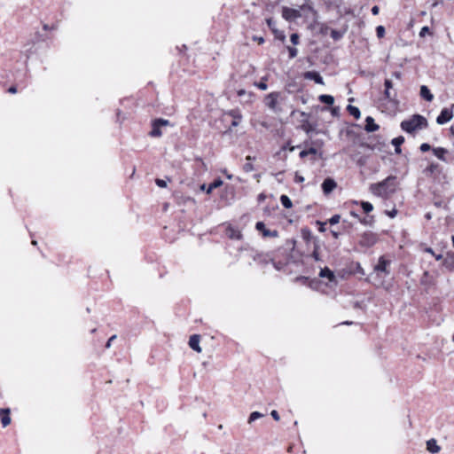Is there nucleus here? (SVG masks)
I'll return each instance as SVG.
<instances>
[{"label":"nucleus","mask_w":454,"mask_h":454,"mask_svg":"<svg viewBox=\"0 0 454 454\" xmlns=\"http://www.w3.org/2000/svg\"><path fill=\"white\" fill-rule=\"evenodd\" d=\"M390 264V261L386 260L384 256H380L379 258L378 263L374 266V272L372 275L373 278V285L376 287H384L385 289H388L387 286H385V282L383 278L389 275V270L387 267Z\"/></svg>","instance_id":"nucleus-1"},{"label":"nucleus","mask_w":454,"mask_h":454,"mask_svg":"<svg viewBox=\"0 0 454 454\" xmlns=\"http://www.w3.org/2000/svg\"><path fill=\"white\" fill-rule=\"evenodd\" d=\"M395 190V176H387L382 182L372 184L371 191L373 194L379 197H386L389 193L394 192Z\"/></svg>","instance_id":"nucleus-2"},{"label":"nucleus","mask_w":454,"mask_h":454,"mask_svg":"<svg viewBox=\"0 0 454 454\" xmlns=\"http://www.w3.org/2000/svg\"><path fill=\"white\" fill-rule=\"evenodd\" d=\"M427 121L420 114H414L411 118L401 122V128L407 133H412L417 129L427 128Z\"/></svg>","instance_id":"nucleus-3"},{"label":"nucleus","mask_w":454,"mask_h":454,"mask_svg":"<svg viewBox=\"0 0 454 454\" xmlns=\"http://www.w3.org/2000/svg\"><path fill=\"white\" fill-rule=\"evenodd\" d=\"M169 125V121L159 118L153 121L152 124V130L150 131L149 135L153 137H160L162 135L160 128L163 126Z\"/></svg>","instance_id":"nucleus-4"},{"label":"nucleus","mask_w":454,"mask_h":454,"mask_svg":"<svg viewBox=\"0 0 454 454\" xmlns=\"http://www.w3.org/2000/svg\"><path fill=\"white\" fill-rule=\"evenodd\" d=\"M453 107H454V105L450 108L445 107L441 111L440 114L436 118V122L439 125H443L452 119V117H453L452 108Z\"/></svg>","instance_id":"nucleus-5"},{"label":"nucleus","mask_w":454,"mask_h":454,"mask_svg":"<svg viewBox=\"0 0 454 454\" xmlns=\"http://www.w3.org/2000/svg\"><path fill=\"white\" fill-rule=\"evenodd\" d=\"M282 17L288 21H293L298 18H301V11L298 9L283 7Z\"/></svg>","instance_id":"nucleus-6"},{"label":"nucleus","mask_w":454,"mask_h":454,"mask_svg":"<svg viewBox=\"0 0 454 454\" xmlns=\"http://www.w3.org/2000/svg\"><path fill=\"white\" fill-rule=\"evenodd\" d=\"M319 277L322 278H327L330 284L337 285L336 276L328 267H325L320 270Z\"/></svg>","instance_id":"nucleus-7"},{"label":"nucleus","mask_w":454,"mask_h":454,"mask_svg":"<svg viewBox=\"0 0 454 454\" xmlns=\"http://www.w3.org/2000/svg\"><path fill=\"white\" fill-rule=\"evenodd\" d=\"M255 228L257 231H261L264 237L277 238L278 236V231L266 229L265 224L262 222H257Z\"/></svg>","instance_id":"nucleus-8"},{"label":"nucleus","mask_w":454,"mask_h":454,"mask_svg":"<svg viewBox=\"0 0 454 454\" xmlns=\"http://www.w3.org/2000/svg\"><path fill=\"white\" fill-rule=\"evenodd\" d=\"M377 241L376 236L372 232H365L363 234L360 244L364 247H372Z\"/></svg>","instance_id":"nucleus-9"},{"label":"nucleus","mask_w":454,"mask_h":454,"mask_svg":"<svg viewBox=\"0 0 454 454\" xmlns=\"http://www.w3.org/2000/svg\"><path fill=\"white\" fill-rule=\"evenodd\" d=\"M279 97L278 92H271L265 98V104L266 106L275 111L278 104V99Z\"/></svg>","instance_id":"nucleus-10"},{"label":"nucleus","mask_w":454,"mask_h":454,"mask_svg":"<svg viewBox=\"0 0 454 454\" xmlns=\"http://www.w3.org/2000/svg\"><path fill=\"white\" fill-rule=\"evenodd\" d=\"M337 186L336 182L333 178H325L322 183V190L325 194L331 193Z\"/></svg>","instance_id":"nucleus-11"},{"label":"nucleus","mask_w":454,"mask_h":454,"mask_svg":"<svg viewBox=\"0 0 454 454\" xmlns=\"http://www.w3.org/2000/svg\"><path fill=\"white\" fill-rule=\"evenodd\" d=\"M303 76L305 79L314 81L317 84H324L323 77L316 71H308L304 73Z\"/></svg>","instance_id":"nucleus-12"},{"label":"nucleus","mask_w":454,"mask_h":454,"mask_svg":"<svg viewBox=\"0 0 454 454\" xmlns=\"http://www.w3.org/2000/svg\"><path fill=\"white\" fill-rule=\"evenodd\" d=\"M0 419L4 427L11 424L10 409H0Z\"/></svg>","instance_id":"nucleus-13"},{"label":"nucleus","mask_w":454,"mask_h":454,"mask_svg":"<svg viewBox=\"0 0 454 454\" xmlns=\"http://www.w3.org/2000/svg\"><path fill=\"white\" fill-rule=\"evenodd\" d=\"M223 185V181L220 178L214 180L207 187L206 184L200 186V190L205 191L207 194L211 193L214 189Z\"/></svg>","instance_id":"nucleus-14"},{"label":"nucleus","mask_w":454,"mask_h":454,"mask_svg":"<svg viewBox=\"0 0 454 454\" xmlns=\"http://www.w3.org/2000/svg\"><path fill=\"white\" fill-rule=\"evenodd\" d=\"M200 335L194 334L190 337L189 346L192 349L197 352H201V348L200 346Z\"/></svg>","instance_id":"nucleus-15"},{"label":"nucleus","mask_w":454,"mask_h":454,"mask_svg":"<svg viewBox=\"0 0 454 454\" xmlns=\"http://www.w3.org/2000/svg\"><path fill=\"white\" fill-rule=\"evenodd\" d=\"M228 115L233 118L231 121V127H237L239 124L240 120L242 119V115L238 109H232L227 113Z\"/></svg>","instance_id":"nucleus-16"},{"label":"nucleus","mask_w":454,"mask_h":454,"mask_svg":"<svg viewBox=\"0 0 454 454\" xmlns=\"http://www.w3.org/2000/svg\"><path fill=\"white\" fill-rule=\"evenodd\" d=\"M226 235L231 239H242V234L240 232V231H239L238 229H235L234 227L229 225L226 229Z\"/></svg>","instance_id":"nucleus-17"},{"label":"nucleus","mask_w":454,"mask_h":454,"mask_svg":"<svg viewBox=\"0 0 454 454\" xmlns=\"http://www.w3.org/2000/svg\"><path fill=\"white\" fill-rule=\"evenodd\" d=\"M379 125L375 123L374 119L371 116L366 117L365 119V127L364 129L367 132H374L379 129Z\"/></svg>","instance_id":"nucleus-18"},{"label":"nucleus","mask_w":454,"mask_h":454,"mask_svg":"<svg viewBox=\"0 0 454 454\" xmlns=\"http://www.w3.org/2000/svg\"><path fill=\"white\" fill-rule=\"evenodd\" d=\"M427 450L433 453H438L441 450L440 446L437 444V442L435 439H430L427 442Z\"/></svg>","instance_id":"nucleus-19"},{"label":"nucleus","mask_w":454,"mask_h":454,"mask_svg":"<svg viewBox=\"0 0 454 454\" xmlns=\"http://www.w3.org/2000/svg\"><path fill=\"white\" fill-rule=\"evenodd\" d=\"M420 97L429 102L434 99V95L426 85H422L420 87Z\"/></svg>","instance_id":"nucleus-20"},{"label":"nucleus","mask_w":454,"mask_h":454,"mask_svg":"<svg viewBox=\"0 0 454 454\" xmlns=\"http://www.w3.org/2000/svg\"><path fill=\"white\" fill-rule=\"evenodd\" d=\"M433 153L434 156H436L439 160L442 161H447L445 158V154L447 153V150L442 147H436L433 149Z\"/></svg>","instance_id":"nucleus-21"},{"label":"nucleus","mask_w":454,"mask_h":454,"mask_svg":"<svg viewBox=\"0 0 454 454\" xmlns=\"http://www.w3.org/2000/svg\"><path fill=\"white\" fill-rule=\"evenodd\" d=\"M404 142V137L402 136H399L392 140V145L395 146V151L396 153H401V145Z\"/></svg>","instance_id":"nucleus-22"},{"label":"nucleus","mask_w":454,"mask_h":454,"mask_svg":"<svg viewBox=\"0 0 454 454\" xmlns=\"http://www.w3.org/2000/svg\"><path fill=\"white\" fill-rule=\"evenodd\" d=\"M347 109H348V113L352 116H354L356 119H359L360 118L361 113H360V110L358 109V107L354 106L352 105H348Z\"/></svg>","instance_id":"nucleus-23"},{"label":"nucleus","mask_w":454,"mask_h":454,"mask_svg":"<svg viewBox=\"0 0 454 454\" xmlns=\"http://www.w3.org/2000/svg\"><path fill=\"white\" fill-rule=\"evenodd\" d=\"M318 98L320 102L330 106L333 105L334 102V98L331 95L323 94L320 95Z\"/></svg>","instance_id":"nucleus-24"},{"label":"nucleus","mask_w":454,"mask_h":454,"mask_svg":"<svg viewBox=\"0 0 454 454\" xmlns=\"http://www.w3.org/2000/svg\"><path fill=\"white\" fill-rule=\"evenodd\" d=\"M280 202L283 205V207L286 208H291L293 206V203H292V200H290V198L285 194L280 196Z\"/></svg>","instance_id":"nucleus-25"},{"label":"nucleus","mask_w":454,"mask_h":454,"mask_svg":"<svg viewBox=\"0 0 454 454\" xmlns=\"http://www.w3.org/2000/svg\"><path fill=\"white\" fill-rule=\"evenodd\" d=\"M263 417V414L259 412V411H253L249 418H248V423L251 424L253 423L254 421H255L256 419H261Z\"/></svg>","instance_id":"nucleus-26"},{"label":"nucleus","mask_w":454,"mask_h":454,"mask_svg":"<svg viewBox=\"0 0 454 454\" xmlns=\"http://www.w3.org/2000/svg\"><path fill=\"white\" fill-rule=\"evenodd\" d=\"M361 207L365 213H369L373 210V206L368 201H362Z\"/></svg>","instance_id":"nucleus-27"},{"label":"nucleus","mask_w":454,"mask_h":454,"mask_svg":"<svg viewBox=\"0 0 454 454\" xmlns=\"http://www.w3.org/2000/svg\"><path fill=\"white\" fill-rule=\"evenodd\" d=\"M343 34L338 30L333 29L331 31V37L334 40H339L342 37Z\"/></svg>","instance_id":"nucleus-28"},{"label":"nucleus","mask_w":454,"mask_h":454,"mask_svg":"<svg viewBox=\"0 0 454 454\" xmlns=\"http://www.w3.org/2000/svg\"><path fill=\"white\" fill-rule=\"evenodd\" d=\"M376 34L379 38H382L385 35V27L383 26H378L376 27Z\"/></svg>","instance_id":"nucleus-29"},{"label":"nucleus","mask_w":454,"mask_h":454,"mask_svg":"<svg viewBox=\"0 0 454 454\" xmlns=\"http://www.w3.org/2000/svg\"><path fill=\"white\" fill-rule=\"evenodd\" d=\"M287 50H288V52H289V57L291 59H294V58H295L297 56L298 51H297L296 48L289 46V47H287Z\"/></svg>","instance_id":"nucleus-30"},{"label":"nucleus","mask_w":454,"mask_h":454,"mask_svg":"<svg viewBox=\"0 0 454 454\" xmlns=\"http://www.w3.org/2000/svg\"><path fill=\"white\" fill-rule=\"evenodd\" d=\"M427 253H429L431 254L433 256H434V258L437 260V261H440L442 259V254H435V253L434 252V250L431 248V247H427L426 248L425 250Z\"/></svg>","instance_id":"nucleus-31"},{"label":"nucleus","mask_w":454,"mask_h":454,"mask_svg":"<svg viewBox=\"0 0 454 454\" xmlns=\"http://www.w3.org/2000/svg\"><path fill=\"white\" fill-rule=\"evenodd\" d=\"M340 215H333L330 219H329V223L331 225H333V224H336L340 222Z\"/></svg>","instance_id":"nucleus-32"},{"label":"nucleus","mask_w":454,"mask_h":454,"mask_svg":"<svg viewBox=\"0 0 454 454\" xmlns=\"http://www.w3.org/2000/svg\"><path fill=\"white\" fill-rule=\"evenodd\" d=\"M384 94L387 99H388L389 101H395V94L392 95L390 90H385Z\"/></svg>","instance_id":"nucleus-33"},{"label":"nucleus","mask_w":454,"mask_h":454,"mask_svg":"<svg viewBox=\"0 0 454 454\" xmlns=\"http://www.w3.org/2000/svg\"><path fill=\"white\" fill-rule=\"evenodd\" d=\"M290 41L292 42L293 44L296 45L299 43V35L298 34H292L291 36H290Z\"/></svg>","instance_id":"nucleus-34"},{"label":"nucleus","mask_w":454,"mask_h":454,"mask_svg":"<svg viewBox=\"0 0 454 454\" xmlns=\"http://www.w3.org/2000/svg\"><path fill=\"white\" fill-rule=\"evenodd\" d=\"M245 172H251L254 170V165L251 162H247L243 166Z\"/></svg>","instance_id":"nucleus-35"},{"label":"nucleus","mask_w":454,"mask_h":454,"mask_svg":"<svg viewBox=\"0 0 454 454\" xmlns=\"http://www.w3.org/2000/svg\"><path fill=\"white\" fill-rule=\"evenodd\" d=\"M437 168H438V164H436V163H431V164L427 167V170L428 172H430V173H434V172L437 170Z\"/></svg>","instance_id":"nucleus-36"},{"label":"nucleus","mask_w":454,"mask_h":454,"mask_svg":"<svg viewBox=\"0 0 454 454\" xmlns=\"http://www.w3.org/2000/svg\"><path fill=\"white\" fill-rule=\"evenodd\" d=\"M450 259H451V263H454V253H452L451 254H449V255H448V258H446V259L444 260V265H445L446 267H449V266H450V261H449Z\"/></svg>","instance_id":"nucleus-37"},{"label":"nucleus","mask_w":454,"mask_h":454,"mask_svg":"<svg viewBox=\"0 0 454 454\" xmlns=\"http://www.w3.org/2000/svg\"><path fill=\"white\" fill-rule=\"evenodd\" d=\"M255 86H256L257 88H259L260 90H267V88H268L267 83H266V82H262H262H256V83H255Z\"/></svg>","instance_id":"nucleus-38"},{"label":"nucleus","mask_w":454,"mask_h":454,"mask_svg":"<svg viewBox=\"0 0 454 454\" xmlns=\"http://www.w3.org/2000/svg\"><path fill=\"white\" fill-rule=\"evenodd\" d=\"M420 151L425 153V152H427L431 149V146L429 144L427 143H423L420 147H419Z\"/></svg>","instance_id":"nucleus-39"},{"label":"nucleus","mask_w":454,"mask_h":454,"mask_svg":"<svg viewBox=\"0 0 454 454\" xmlns=\"http://www.w3.org/2000/svg\"><path fill=\"white\" fill-rule=\"evenodd\" d=\"M155 183L160 188H165L167 186V182L163 179H156Z\"/></svg>","instance_id":"nucleus-40"},{"label":"nucleus","mask_w":454,"mask_h":454,"mask_svg":"<svg viewBox=\"0 0 454 454\" xmlns=\"http://www.w3.org/2000/svg\"><path fill=\"white\" fill-rule=\"evenodd\" d=\"M429 33V27H423L419 32V36L424 37L426 34Z\"/></svg>","instance_id":"nucleus-41"},{"label":"nucleus","mask_w":454,"mask_h":454,"mask_svg":"<svg viewBox=\"0 0 454 454\" xmlns=\"http://www.w3.org/2000/svg\"><path fill=\"white\" fill-rule=\"evenodd\" d=\"M270 415L276 421L280 419L279 414L276 410L271 411Z\"/></svg>","instance_id":"nucleus-42"},{"label":"nucleus","mask_w":454,"mask_h":454,"mask_svg":"<svg viewBox=\"0 0 454 454\" xmlns=\"http://www.w3.org/2000/svg\"><path fill=\"white\" fill-rule=\"evenodd\" d=\"M385 90H390L393 86L392 82L388 79H386L384 82Z\"/></svg>","instance_id":"nucleus-43"},{"label":"nucleus","mask_w":454,"mask_h":454,"mask_svg":"<svg viewBox=\"0 0 454 454\" xmlns=\"http://www.w3.org/2000/svg\"><path fill=\"white\" fill-rule=\"evenodd\" d=\"M116 337H117L116 335H113V336H111V337L108 339V340H107V342H106V348H109L111 347V345H112V341H113L114 340H115V339H116Z\"/></svg>","instance_id":"nucleus-44"},{"label":"nucleus","mask_w":454,"mask_h":454,"mask_svg":"<svg viewBox=\"0 0 454 454\" xmlns=\"http://www.w3.org/2000/svg\"><path fill=\"white\" fill-rule=\"evenodd\" d=\"M267 24L268 26L273 30L275 31L274 29V26H275V21L272 20V19H267Z\"/></svg>","instance_id":"nucleus-45"},{"label":"nucleus","mask_w":454,"mask_h":454,"mask_svg":"<svg viewBox=\"0 0 454 454\" xmlns=\"http://www.w3.org/2000/svg\"><path fill=\"white\" fill-rule=\"evenodd\" d=\"M302 128H303V129H304L307 133H309V132L313 129H312V127H311V125H310V124H309V123H308V124H303V125H302Z\"/></svg>","instance_id":"nucleus-46"},{"label":"nucleus","mask_w":454,"mask_h":454,"mask_svg":"<svg viewBox=\"0 0 454 454\" xmlns=\"http://www.w3.org/2000/svg\"><path fill=\"white\" fill-rule=\"evenodd\" d=\"M307 151H308V153H309V154H313V155H315V154H317V150L316 148H314V147H310V148H309V149H308Z\"/></svg>","instance_id":"nucleus-47"},{"label":"nucleus","mask_w":454,"mask_h":454,"mask_svg":"<svg viewBox=\"0 0 454 454\" xmlns=\"http://www.w3.org/2000/svg\"><path fill=\"white\" fill-rule=\"evenodd\" d=\"M312 257L316 260V261H319L320 258H319V254L317 250H314L313 253H312Z\"/></svg>","instance_id":"nucleus-48"},{"label":"nucleus","mask_w":454,"mask_h":454,"mask_svg":"<svg viewBox=\"0 0 454 454\" xmlns=\"http://www.w3.org/2000/svg\"><path fill=\"white\" fill-rule=\"evenodd\" d=\"M379 12H380V8L377 5H375L372 8V13L373 15H377L379 13Z\"/></svg>","instance_id":"nucleus-49"},{"label":"nucleus","mask_w":454,"mask_h":454,"mask_svg":"<svg viewBox=\"0 0 454 454\" xmlns=\"http://www.w3.org/2000/svg\"><path fill=\"white\" fill-rule=\"evenodd\" d=\"M308 155H309V153H308V151H307V150H303V151H301V152L300 153V157H301V159H303V158L307 157Z\"/></svg>","instance_id":"nucleus-50"},{"label":"nucleus","mask_w":454,"mask_h":454,"mask_svg":"<svg viewBox=\"0 0 454 454\" xmlns=\"http://www.w3.org/2000/svg\"><path fill=\"white\" fill-rule=\"evenodd\" d=\"M8 91H9L10 93L14 94V93H16V92H17V88H16L15 86H11V87L8 89Z\"/></svg>","instance_id":"nucleus-51"},{"label":"nucleus","mask_w":454,"mask_h":454,"mask_svg":"<svg viewBox=\"0 0 454 454\" xmlns=\"http://www.w3.org/2000/svg\"><path fill=\"white\" fill-rule=\"evenodd\" d=\"M295 180H296V182H303L304 181V177L300 176H295Z\"/></svg>","instance_id":"nucleus-52"},{"label":"nucleus","mask_w":454,"mask_h":454,"mask_svg":"<svg viewBox=\"0 0 454 454\" xmlns=\"http://www.w3.org/2000/svg\"><path fill=\"white\" fill-rule=\"evenodd\" d=\"M395 215H396V210H393V211H391V212H389V213H388V215H389L390 217H392V218H393V217H395Z\"/></svg>","instance_id":"nucleus-53"},{"label":"nucleus","mask_w":454,"mask_h":454,"mask_svg":"<svg viewBox=\"0 0 454 454\" xmlns=\"http://www.w3.org/2000/svg\"><path fill=\"white\" fill-rule=\"evenodd\" d=\"M320 223L319 231H325V224H324V223Z\"/></svg>","instance_id":"nucleus-54"},{"label":"nucleus","mask_w":454,"mask_h":454,"mask_svg":"<svg viewBox=\"0 0 454 454\" xmlns=\"http://www.w3.org/2000/svg\"><path fill=\"white\" fill-rule=\"evenodd\" d=\"M393 75H394L395 77H396L397 79H399V78L401 77V74H400L399 72H395V73L393 74Z\"/></svg>","instance_id":"nucleus-55"},{"label":"nucleus","mask_w":454,"mask_h":454,"mask_svg":"<svg viewBox=\"0 0 454 454\" xmlns=\"http://www.w3.org/2000/svg\"><path fill=\"white\" fill-rule=\"evenodd\" d=\"M225 175H226V177L229 179V180H231L233 176L231 174H228L226 173V171H224Z\"/></svg>","instance_id":"nucleus-56"},{"label":"nucleus","mask_w":454,"mask_h":454,"mask_svg":"<svg viewBox=\"0 0 454 454\" xmlns=\"http://www.w3.org/2000/svg\"><path fill=\"white\" fill-rule=\"evenodd\" d=\"M244 94H245V90H240L238 91V95L239 96H242Z\"/></svg>","instance_id":"nucleus-57"},{"label":"nucleus","mask_w":454,"mask_h":454,"mask_svg":"<svg viewBox=\"0 0 454 454\" xmlns=\"http://www.w3.org/2000/svg\"><path fill=\"white\" fill-rule=\"evenodd\" d=\"M350 214H351V215H353L354 217H356L357 219L360 218L359 215L357 214H356L355 212H351Z\"/></svg>","instance_id":"nucleus-58"},{"label":"nucleus","mask_w":454,"mask_h":454,"mask_svg":"<svg viewBox=\"0 0 454 454\" xmlns=\"http://www.w3.org/2000/svg\"><path fill=\"white\" fill-rule=\"evenodd\" d=\"M359 221L364 224H367V221L365 219L359 218Z\"/></svg>","instance_id":"nucleus-59"},{"label":"nucleus","mask_w":454,"mask_h":454,"mask_svg":"<svg viewBox=\"0 0 454 454\" xmlns=\"http://www.w3.org/2000/svg\"><path fill=\"white\" fill-rule=\"evenodd\" d=\"M332 233L334 238H338V235H339L338 232L333 231Z\"/></svg>","instance_id":"nucleus-60"},{"label":"nucleus","mask_w":454,"mask_h":454,"mask_svg":"<svg viewBox=\"0 0 454 454\" xmlns=\"http://www.w3.org/2000/svg\"><path fill=\"white\" fill-rule=\"evenodd\" d=\"M342 324H343V325H352V324H353V322H351V321H345V322H343Z\"/></svg>","instance_id":"nucleus-61"},{"label":"nucleus","mask_w":454,"mask_h":454,"mask_svg":"<svg viewBox=\"0 0 454 454\" xmlns=\"http://www.w3.org/2000/svg\"><path fill=\"white\" fill-rule=\"evenodd\" d=\"M43 29L44 30H48V29H50V27H49V26L47 24H45V25H43Z\"/></svg>","instance_id":"nucleus-62"},{"label":"nucleus","mask_w":454,"mask_h":454,"mask_svg":"<svg viewBox=\"0 0 454 454\" xmlns=\"http://www.w3.org/2000/svg\"><path fill=\"white\" fill-rule=\"evenodd\" d=\"M309 286H310V287L314 288V286H315L314 281H311Z\"/></svg>","instance_id":"nucleus-63"},{"label":"nucleus","mask_w":454,"mask_h":454,"mask_svg":"<svg viewBox=\"0 0 454 454\" xmlns=\"http://www.w3.org/2000/svg\"><path fill=\"white\" fill-rule=\"evenodd\" d=\"M451 240H452V245H453V247H454V236L451 237Z\"/></svg>","instance_id":"nucleus-64"}]
</instances>
